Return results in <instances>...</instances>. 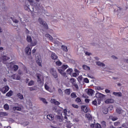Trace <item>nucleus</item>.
Listing matches in <instances>:
<instances>
[{
  "mask_svg": "<svg viewBox=\"0 0 128 128\" xmlns=\"http://www.w3.org/2000/svg\"><path fill=\"white\" fill-rule=\"evenodd\" d=\"M31 6V8H32V10H30V6H25L24 8L26 10H28V12H36V11H38V10L40 8H42V7H40V4H38V3H31L30 4Z\"/></svg>",
  "mask_w": 128,
  "mask_h": 128,
  "instance_id": "nucleus-1",
  "label": "nucleus"
},
{
  "mask_svg": "<svg viewBox=\"0 0 128 128\" xmlns=\"http://www.w3.org/2000/svg\"><path fill=\"white\" fill-rule=\"evenodd\" d=\"M38 20L40 24H42V26H43L44 28H46V30H48V24H46V22H44V20H42V18H40L38 19Z\"/></svg>",
  "mask_w": 128,
  "mask_h": 128,
  "instance_id": "nucleus-2",
  "label": "nucleus"
},
{
  "mask_svg": "<svg viewBox=\"0 0 128 128\" xmlns=\"http://www.w3.org/2000/svg\"><path fill=\"white\" fill-rule=\"evenodd\" d=\"M36 76L38 78V80H37L38 82V84H44V78L42 79L40 78V77L42 76V75L40 74L36 73Z\"/></svg>",
  "mask_w": 128,
  "mask_h": 128,
  "instance_id": "nucleus-3",
  "label": "nucleus"
},
{
  "mask_svg": "<svg viewBox=\"0 0 128 128\" xmlns=\"http://www.w3.org/2000/svg\"><path fill=\"white\" fill-rule=\"evenodd\" d=\"M8 90H10V87L8 86H6L0 89V91L2 92V94H6Z\"/></svg>",
  "mask_w": 128,
  "mask_h": 128,
  "instance_id": "nucleus-4",
  "label": "nucleus"
},
{
  "mask_svg": "<svg viewBox=\"0 0 128 128\" xmlns=\"http://www.w3.org/2000/svg\"><path fill=\"white\" fill-rule=\"evenodd\" d=\"M50 72L52 74V76H53L54 78H58V72H56V71L54 70V68H52L50 70Z\"/></svg>",
  "mask_w": 128,
  "mask_h": 128,
  "instance_id": "nucleus-5",
  "label": "nucleus"
},
{
  "mask_svg": "<svg viewBox=\"0 0 128 128\" xmlns=\"http://www.w3.org/2000/svg\"><path fill=\"white\" fill-rule=\"evenodd\" d=\"M36 62L39 66H42V58L38 56V55H36Z\"/></svg>",
  "mask_w": 128,
  "mask_h": 128,
  "instance_id": "nucleus-6",
  "label": "nucleus"
},
{
  "mask_svg": "<svg viewBox=\"0 0 128 128\" xmlns=\"http://www.w3.org/2000/svg\"><path fill=\"white\" fill-rule=\"evenodd\" d=\"M87 94L90 96H94V90L92 89L89 88L88 90Z\"/></svg>",
  "mask_w": 128,
  "mask_h": 128,
  "instance_id": "nucleus-7",
  "label": "nucleus"
},
{
  "mask_svg": "<svg viewBox=\"0 0 128 128\" xmlns=\"http://www.w3.org/2000/svg\"><path fill=\"white\" fill-rule=\"evenodd\" d=\"M25 52L26 54H28V56H30L32 54V48H30L28 47H26L25 48Z\"/></svg>",
  "mask_w": 128,
  "mask_h": 128,
  "instance_id": "nucleus-8",
  "label": "nucleus"
},
{
  "mask_svg": "<svg viewBox=\"0 0 128 128\" xmlns=\"http://www.w3.org/2000/svg\"><path fill=\"white\" fill-rule=\"evenodd\" d=\"M51 58L52 60H57L58 56L54 52H52V56H51Z\"/></svg>",
  "mask_w": 128,
  "mask_h": 128,
  "instance_id": "nucleus-9",
  "label": "nucleus"
},
{
  "mask_svg": "<svg viewBox=\"0 0 128 128\" xmlns=\"http://www.w3.org/2000/svg\"><path fill=\"white\" fill-rule=\"evenodd\" d=\"M113 102H114V100L112 98H108L105 101L106 104H113Z\"/></svg>",
  "mask_w": 128,
  "mask_h": 128,
  "instance_id": "nucleus-10",
  "label": "nucleus"
},
{
  "mask_svg": "<svg viewBox=\"0 0 128 128\" xmlns=\"http://www.w3.org/2000/svg\"><path fill=\"white\" fill-rule=\"evenodd\" d=\"M86 118L88 120H92V117L90 114H86L85 115Z\"/></svg>",
  "mask_w": 128,
  "mask_h": 128,
  "instance_id": "nucleus-11",
  "label": "nucleus"
},
{
  "mask_svg": "<svg viewBox=\"0 0 128 128\" xmlns=\"http://www.w3.org/2000/svg\"><path fill=\"white\" fill-rule=\"evenodd\" d=\"M47 118L49 120H54V116L52 114H50L47 116Z\"/></svg>",
  "mask_w": 128,
  "mask_h": 128,
  "instance_id": "nucleus-12",
  "label": "nucleus"
},
{
  "mask_svg": "<svg viewBox=\"0 0 128 128\" xmlns=\"http://www.w3.org/2000/svg\"><path fill=\"white\" fill-rule=\"evenodd\" d=\"M68 68V65H66V64L62 65L61 67V71L64 72V70H66V68Z\"/></svg>",
  "mask_w": 128,
  "mask_h": 128,
  "instance_id": "nucleus-13",
  "label": "nucleus"
},
{
  "mask_svg": "<svg viewBox=\"0 0 128 128\" xmlns=\"http://www.w3.org/2000/svg\"><path fill=\"white\" fill-rule=\"evenodd\" d=\"M112 94L116 96H122L121 92H114Z\"/></svg>",
  "mask_w": 128,
  "mask_h": 128,
  "instance_id": "nucleus-14",
  "label": "nucleus"
},
{
  "mask_svg": "<svg viewBox=\"0 0 128 128\" xmlns=\"http://www.w3.org/2000/svg\"><path fill=\"white\" fill-rule=\"evenodd\" d=\"M104 95L102 93L98 92L96 94V98H104Z\"/></svg>",
  "mask_w": 128,
  "mask_h": 128,
  "instance_id": "nucleus-15",
  "label": "nucleus"
},
{
  "mask_svg": "<svg viewBox=\"0 0 128 128\" xmlns=\"http://www.w3.org/2000/svg\"><path fill=\"white\" fill-rule=\"evenodd\" d=\"M62 48V50L64 52H68V47L64 45H62L61 46Z\"/></svg>",
  "mask_w": 128,
  "mask_h": 128,
  "instance_id": "nucleus-16",
  "label": "nucleus"
},
{
  "mask_svg": "<svg viewBox=\"0 0 128 128\" xmlns=\"http://www.w3.org/2000/svg\"><path fill=\"white\" fill-rule=\"evenodd\" d=\"M51 102H53V104H54L57 106H59V104H60V103L58 102V101L54 99H52Z\"/></svg>",
  "mask_w": 128,
  "mask_h": 128,
  "instance_id": "nucleus-17",
  "label": "nucleus"
},
{
  "mask_svg": "<svg viewBox=\"0 0 128 128\" xmlns=\"http://www.w3.org/2000/svg\"><path fill=\"white\" fill-rule=\"evenodd\" d=\"M12 94H14V92L12 90H10L6 94V96H8V98H10V96H12Z\"/></svg>",
  "mask_w": 128,
  "mask_h": 128,
  "instance_id": "nucleus-18",
  "label": "nucleus"
},
{
  "mask_svg": "<svg viewBox=\"0 0 128 128\" xmlns=\"http://www.w3.org/2000/svg\"><path fill=\"white\" fill-rule=\"evenodd\" d=\"M66 127L67 128H72V122H66Z\"/></svg>",
  "mask_w": 128,
  "mask_h": 128,
  "instance_id": "nucleus-19",
  "label": "nucleus"
},
{
  "mask_svg": "<svg viewBox=\"0 0 128 128\" xmlns=\"http://www.w3.org/2000/svg\"><path fill=\"white\" fill-rule=\"evenodd\" d=\"M34 84V80H30L29 82H28V86H32Z\"/></svg>",
  "mask_w": 128,
  "mask_h": 128,
  "instance_id": "nucleus-20",
  "label": "nucleus"
},
{
  "mask_svg": "<svg viewBox=\"0 0 128 128\" xmlns=\"http://www.w3.org/2000/svg\"><path fill=\"white\" fill-rule=\"evenodd\" d=\"M96 64L97 66H106V64H104L101 62H96Z\"/></svg>",
  "mask_w": 128,
  "mask_h": 128,
  "instance_id": "nucleus-21",
  "label": "nucleus"
},
{
  "mask_svg": "<svg viewBox=\"0 0 128 128\" xmlns=\"http://www.w3.org/2000/svg\"><path fill=\"white\" fill-rule=\"evenodd\" d=\"M26 40L28 42H32V36H27Z\"/></svg>",
  "mask_w": 128,
  "mask_h": 128,
  "instance_id": "nucleus-22",
  "label": "nucleus"
},
{
  "mask_svg": "<svg viewBox=\"0 0 128 128\" xmlns=\"http://www.w3.org/2000/svg\"><path fill=\"white\" fill-rule=\"evenodd\" d=\"M64 92L66 94L70 96V89H66L64 90Z\"/></svg>",
  "mask_w": 128,
  "mask_h": 128,
  "instance_id": "nucleus-23",
  "label": "nucleus"
},
{
  "mask_svg": "<svg viewBox=\"0 0 128 128\" xmlns=\"http://www.w3.org/2000/svg\"><path fill=\"white\" fill-rule=\"evenodd\" d=\"M8 116V114L6 112H0V118H4Z\"/></svg>",
  "mask_w": 128,
  "mask_h": 128,
  "instance_id": "nucleus-24",
  "label": "nucleus"
},
{
  "mask_svg": "<svg viewBox=\"0 0 128 128\" xmlns=\"http://www.w3.org/2000/svg\"><path fill=\"white\" fill-rule=\"evenodd\" d=\"M102 110V112L104 114H106L108 112V108H104Z\"/></svg>",
  "mask_w": 128,
  "mask_h": 128,
  "instance_id": "nucleus-25",
  "label": "nucleus"
},
{
  "mask_svg": "<svg viewBox=\"0 0 128 128\" xmlns=\"http://www.w3.org/2000/svg\"><path fill=\"white\" fill-rule=\"evenodd\" d=\"M16 96H17L18 98H20V100H24V96L22 94L18 93L16 94Z\"/></svg>",
  "mask_w": 128,
  "mask_h": 128,
  "instance_id": "nucleus-26",
  "label": "nucleus"
},
{
  "mask_svg": "<svg viewBox=\"0 0 128 128\" xmlns=\"http://www.w3.org/2000/svg\"><path fill=\"white\" fill-rule=\"evenodd\" d=\"M109 118L110 120H112V122L118 120V118H116V116H110Z\"/></svg>",
  "mask_w": 128,
  "mask_h": 128,
  "instance_id": "nucleus-27",
  "label": "nucleus"
},
{
  "mask_svg": "<svg viewBox=\"0 0 128 128\" xmlns=\"http://www.w3.org/2000/svg\"><path fill=\"white\" fill-rule=\"evenodd\" d=\"M2 58L4 62H6V60H10V57H8L6 56H2Z\"/></svg>",
  "mask_w": 128,
  "mask_h": 128,
  "instance_id": "nucleus-28",
  "label": "nucleus"
},
{
  "mask_svg": "<svg viewBox=\"0 0 128 128\" xmlns=\"http://www.w3.org/2000/svg\"><path fill=\"white\" fill-rule=\"evenodd\" d=\"M45 36L47 38H48V40H53L52 36H50V34H45Z\"/></svg>",
  "mask_w": 128,
  "mask_h": 128,
  "instance_id": "nucleus-29",
  "label": "nucleus"
},
{
  "mask_svg": "<svg viewBox=\"0 0 128 128\" xmlns=\"http://www.w3.org/2000/svg\"><path fill=\"white\" fill-rule=\"evenodd\" d=\"M96 90H104V86H98L96 87Z\"/></svg>",
  "mask_w": 128,
  "mask_h": 128,
  "instance_id": "nucleus-30",
  "label": "nucleus"
},
{
  "mask_svg": "<svg viewBox=\"0 0 128 128\" xmlns=\"http://www.w3.org/2000/svg\"><path fill=\"white\" fill-rule=\"evenodd\" d=\"M13 110L20 112V110H22V108L20 106H14L13 107Z\"/></svg>",
  "mask_w": 128,
  "mask_h": 128,
  "instance_id": "nucleus-31",
  "label": "nucleus"
},
{
  "mask_svg": "<svg viewBox=\"0 0 128 128\" xmlns=\"http://www.w3.org/2000/svg\"><path fill=\"white\" fill-rule=\"evenodd\" d=\"M82 68L85 70H90V68L86 65H83Z\"/></svg>",
  "mask_w": 128,
  "mask_h": 128,
  "instance_id": "nucleus-32",
  "label": "nucleus"
},
{
  "mask_svg": "<svg viewBox=\"0 0 128 128\" xmlns=\"http://www.w3.org/2000/svg\"><path fill=\"white\" fill-rule=\"evenodd\" d=\"M70 96L72 98H76V92H73L71 94Z\"/></svg>",
  "mask_w": 128,
  "mask_h": 128,
  "instance_id": "nucleus-33",
  "label": "nucleus"
},
{
  "mask_svg": "<svg viewBox=\"0 0 128 128\" xmlns=\"http://www.w3.org/2000/svg\"><path fill=\"white\" fill-rule=\"evenodd\" d=\"M4 110H10V106H8V104H5L4 106Z\"/></svg>",
  "mask_w": 128,
  "mask_h": 128,
  "instance_id": "nucleus-34",
  "label": "nucleus"
},
{
  "mask_svg": "<svg viewBox=\"0 0 128 128\" xmlns=\"http://www.w3.org/2000/svg\"><path fill=\"white\" fill-rule=\"evenodd\" d=\"M13 69H14V72H16V70H18V66L14 65L13 66Z\"/></svg>",
  "mask_w": 128,
  "mask_h": 128,
  "instance_id": "nucleus-35",
  "label": "nucleus"
},
{
  "mask_svg": "<svg viewBox=\"0 0 128 128\" xmlns=\"http://www.w3.org/2000/svg\"><path fill=\"white\" fill-rule=\"evenodd\" d=\"M66 72L68 74H72V69L70 68H68L66 70Z\"/></svg>",
  "mask_w": 128,
  "mask_h": 128,
  "instance_id": "nucleus-36",
  "label": "nucleus"
},
{
  "mask_svg": "<svg viewBox=\"0 0 128 128\" xmlns=\"http://www.w3.org/2000/svg\"><path fill=\"white\" fill-rule=\"evenodd\" d=\"M40 100H42L44 104H48V102H46V98H40Z\"/></svg>",
  "mask_w": 128,
  "mask_h": 128,
  "instance_id": "nucleus-37",
  "label": "nucleus"
},
{
  "mask_svg": "<svg viewBox=\"0 0 128 128\" xmlns=\"http://www.w3.org/2000/svg\"><path fill=\"white\" fill-rule=\"evenodd\" d=\"M92 104H93V106H98V102L96 99H95L92 102Z\"/></svg>",
  "mask_w": 128,
  "mask_h": 128,
  "instance_id": "nucleus-38",
  "label": "nucleus"
},
{
  "mask_svg": "<svg viewBox=\"0 0 128 128\" xmlns=\"http://www.w3.org/2000/svg\"><path fill=\"white\" fill-rule=\"evenodd\" d=\"M62 62H60V60L56 62V66H62Z\"/></svg>",
  "mask_w": 128,
  "mask_h": 128,
  "instance_id": "nucleus-39",
  "label": "nucleus"
},
{
  "mask_svg": "<svg viewBox=\"0 0 128 128\" xmlns=\"http://www.w3.org/2000/svg\"><path fill=\"white\" fill-rule=\"evenodd\" d=\"M44 88L46 90H48V92H50V86H48L46 84H44Z\"/></svg>",
  "mask_w": 128,
  "mask_h": 128,
  "instance_id": "nucleus-40",
  "label": "nucleus"
},
{
  "mask_svg": "<svg viewBox=\"0 0 128 128\" xmlns=\"http://www.w3.org/2000/svg\"><path fill=\"white\" fill-rule=\"evenodd\" d=\"M72 84H76V80L74 78H71L70 80Z\"/></svg>",
  "mask_w": 128,
  "mask_h": 128,
  "instance_id": "nucleus-41",
  "label": "nucleus"
},
{
  "mask_svg": "<svg viewBox=\"0 0 128 128\" xmlns=\"http://www.w3.org/2000/svg\"><path fill=\"white\" fill-rule=\"evenodd\" d=\"M60 74H62V76H64V78L66 77V73L62 71H60Z\"/></svg>",
  "mask_w": 128,
  "mask_h": 128,
  "instance_id": "nucleus-42",
  "label": "nucleus"
},
{
  "mask_svg": "<svg viewBox=\"0 0 128 128\" xmlns=\"http://www.w3.org/2000/svg\"><path fill=\"white\" fill-rule=\"evenodd\" d=\"M10 18H11V20H12L14 22H15V24H18V20L16 19H14V18H12V17H11Z\"/></svg>",
  "mask_w": 128,
  "mask_h": 128,
  "instance_id": "nucleus-43",
  "label": "nucleus"
},
{
  "mask_svg": "<svg viewBox=\"0 0 128 128\" xmlns=\"http://www.w3.org/2000/svg\"><path fill=\"white\" fill-rule=\"evenodd\" d=\"M56 118L59 122H62V118L61 116H57Z\"/></svg>",
  "mask_w": 128,
  "mask_h": 128,
  "instance_id": "nucleus-44",
  "label": "nucleus"
},
{
  "mask_svg": "<svg viewBox=\"0 0 128 128\" xmlns=\"http://www.w3.org/2000/svg\"><path fill=\"white\" fill-rule=\"evenodd\" d=\"M76 102H77L78 104V102H82V100L80 99V98H77L76 99Z\"/></svg>",
  "mask_w": 128,
  "mask_h": 128,
  "instance_id": "nucleus-45",
  "label": "nucleus"
},
{
  "mask_svg": "<svg viewBox=\"0 0 128 128\" xmlns=\"http://www.w3.org/2000/svg\"><path fill=\"white\" fill-rule=\"evenodd\" d=\"M116 112H118V114H122V110L118 108L116 110Z\"/></svg>",
  "mask_w": 128,
  "mask_h": 128,
  "instance_id": "nucleus-46",
  "label": "nucleus"
},
{
  "mask_svg": "<svg viewBox=\"0 0 128 128\" xmlns=\"http://www.w3.org/2000/svg\"><path fill=\"white\" fill-rule=\"evenodd\" d=\"M31 44V46H36V42L34 41V42H30Z\"/></svg>",
  "mask_w": 128,
  "mask_h": 128,
  "instance_id": "nucleus-47",
  "label": "nucleus"
},
{
  "mask_svg": "<svg viewBox=\"0 0 128 128\" xmlns=\"http://www.w3.org/2000/svg\"><path fill=\"white\" fill-rule=\"evenodd\" d=\"M96 128H102V126H100V124L97 123L96 125Z\"/></svg>",
  "mask_w": 128,
  "mask_h": 128,
  "instance_id": "nucleus-48",
  "label": "nucleus"
},
{
  "mask_svg": "<svg viewBox=\"0 0 128 128\" xmlns=\"http://www.w3.org/2000/svg\"><path fill=\"white\" fill-rule=\"evenodd\" d=\"M74 86V88H76V90H78V84L74 83L73 84Z\"/></svg>",
  "mask_w": 128,
  "mask_h": 128,
  "instance_id": "nucleus-49",
  "label": "nucleus"
},
{
  "mask_svg": "<svg viewBox=\"0 0 128 128\" xmlns=\"http://www.w3.org/2000/svg\"><path fill=\"white\" fill-rule=\"evenodd\" d=\"M30 92H32L33 90H36V87H34V86L30 87Z\"/></svg>",
  "mask_w": 128,
  "mask_h": 128,
  "instance_id": "nucleus-50",
  "label": "nucleus"
},
{
  "mask_svg": "<svg viewBox=\"0 0 128 128\" xmlns=\"http://www.w3.org/2000/svg\"><path fill=\"white\" fill-rule=\"evenodd\" d=\"M78 82H82V76H79L78 77Z\"/></svg>",
  "mask_w": 128,
  "mask_h": 128,
  "instance_id": "nucleus-51",
  "label": "nucleus"
},
{
  "mask_svg": "<svg viewBox=\"0 0 128 128\" xmlns=\"http://www.w3.org/2000/svg\"><path fill=\"white\" fill-rule=\"evenodd\" d=\"M84 82L86 83V84H88V82H90V80H88V78H84Z\"/></svg>",
  "mask_w": 128,
  "mask_h": 128,
  "instance_id": "nucleus-52",
  "label": "nucleus"
},
{
  "mask_svg": "<svg viewBox=\"0 0 128 128\" xmlns=\"http://www.w3.org/2000/svg\"><path fill=\"white\" fill-rule=\"evenodd\" d=\"M12 78V80H16V74H14L13 75H12L11 76Z\"/></svg>",
  "mask_w": 128,
  "mask_h": 128,
  "instance_id": "nucleus-53",
  "label": "nucleus"
},
{
  "mask_svg": "<svg viewBox=\"0 0 128 128\" xmlns=\"http://www.w3.org/2000/svg\"><path fill=\"white\" fill-rule=\"evenodd\" d=\"M58 94H62V89L59 88L58 90Z\"/></svg>",
  "mask_w": 128,
  "mask_h": 128,
  "instance_id": "nucleus-54",
  "label": "nucleus"
},
{
  "mask_svg": "<svg viewBox=\"0 0 128 128\" xmlns=\"http://www.w3.org/2000/svg\"><path fill=\"white\" fill-rule=\"evenodd\" d=\"M72 106H73V108H78V106L76 104H72Z\"/></svg>",
  "mask_w": 128,
  "mask_h": 128,
  "instance_id": "nucleus-55",
  "label": "nucleus"
},
{
  "mask_svg": "<svg viewBox=\"0 0 128 128\" xmlns=\"http://www.w3.org/2000/svg\"><path fill=\"white\" fill-rule=\"evenodd\" d=\"M72 76L74 78H76V76H78V74H76V72H74V73H72Z\"/></svg>",
  "mask_w": 128,
  "mask_h": 128,
  "instance_id": "nucleus-56",
  "label": "nucleus"
},
{
  "mask_svg": "<svg viewBox=\"0 0 128 128\" xmlns=\"http://www.w3.org/2000/svg\"><path fill=\"white\" fill-rule=\"evenodd\" d=\"M101 124L102 126H106V122L104 121H102V122H101Z\"/></svg>",
  "mask_w": 128,
  "mask_h": 128,
  "instance_id": "nucleus-57",
  "label": "nucleus"
},
{
  "mask_svg": "<svg viewBox=\"0 0 128 128\" xmlns=\"http://www.w3.org/2000/svg\"><path fill=\"white\" fill-rule=\"evenodd\" d=\"M67 112L68 110H66V109H64V116H67Z\"/></svg>",
  "mask_w": 128,
  "mask_h": 128,
  "instance_id": "nucleus-58",
  "label": "nucleus"
},
{
  "mask_svg": "<svg viewBox=\"0 0 128 128\" xmlns=\"http://www.w3.org/2000/svg\"><path fill=\"white\" fill-rule=\"evenodd\" d=\"M118 124H120L119 122H114V126H118Z\"/></svg>",
  "mask_w": 128,
  "mask_h": 128,
  "instance_id": "nucleus-59",
  "label": "nucleus"
},
{
  "mask_svg": "<svg viewBox=\"0 0 128 128\" xmlns=\"http://www.w3.org/2000/svg\"><path fill=\"white\" fill-rule=\"evenodd\" d=\"M84 102L86 104H88V102H90V99H85Z\"/></svg>",
  "mask_w": 128,
  "mask_h": 128,
  "instance_id": "nucleus-60",
  "label": "nucleus"
},
{
  "mask_svg": "<svg viewBox=\"0 0 128 128\" xmlns=\"http://www.w3.org/2000/svg\"><path fill=\"white\" fill-rule=\"evenodd\" d=\"M105 92H106V94H110V90H109L108 89H106L105 90Z\"/></svg>",
  "mask_w": 128,
  "mask_h": 128,
  "instance_id": "nucleus-61",
  "label": "nucleus"
},
{
  "mask_svg": "<svg viewBox=\"0 0 128 128\" xmlns=\"http://www.w3.org/2000/svg\"><path fill=\"white\" fill-rule=\"evenodd\" d=\"M74 120L76 122H80V119H78V118H76Z\"/></svg>",
  "mask_w": 128,
  "mask_h": 128,
  "instance_id": "nucleus-62",
  "label": "nucleus"
},
{
  "mask_svg": "<svg viewBox=\"0 0 128 128\" xmlns=\"http://www.w3.org/2000/svg\"><path fill=\"white\" fill-rule=\"evenodd\" d=\"M28 82H30V79L29 78H26V84H28Z\"/></svg>",
  "mask_w": 128,
  "mask_h": 128,
  "instance_id": "nucleus-63",
  "label": "nucleus"
},
{
  "mask_svg": "<svg viewBox=\"0 0 128 128\" xmlns=\"http://www.w3.org/2000/svg\"><path fill=\"white\" fill-rule=\"evenodd\" d=\"M53 110H55V112H56V106H54L52 108Z\"/></svg>",
  "mask_w": 128,
  "mask_h": 128,
  "instance_id": "nucleus-64",
  "label": "nucleus"
}]
</instances>
